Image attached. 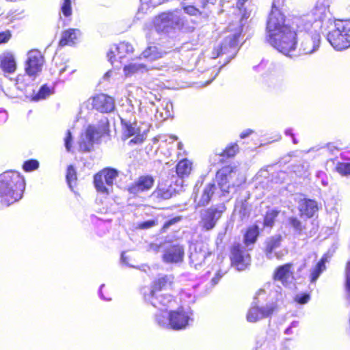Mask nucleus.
<instances>
[{
	"mask_svg": "<svg viewBox=\"0 0 350 350\" xmlns=\"http://www.w3.org/2000/svg\"><path fill=\"white\" fill-rule=\"evenodd\" d=\"M11 38V33L10 31L0 32V44L7 42Z\"/></svg>",
	"mask_w": 350,
	"mask_h": 350,
	"instance_id": "nucleus-52",
	"label": "nucleus"
},
{
	"mask_svg": "<svg viewBox=\"0 0 350 350\" xmlns=\"http://www.w3.org/2000/svg\"><path fill=\"white\" fill-rule=\"evenodd\" d=\"M8 118L7 111L3 109H0V124H4L7 121Z\"/></svg>",
	"mask_w": 350,
	"mask_h": 350,
	"instance_id": "nucleus-55",
	"label": "nucleus"
},
{
	"mask_svg": "<svg viewBox=\"0 0 350 350\" xmlns=\"http://www.w3.org/2000/svg\"><path fill=\"white\" fill-rule=\"evenodd\" d=\"M121 124L122 125V132H123V137L124 139H128L132 136L135 135V137L132 139L129 143L130 144H139L143 141V137L139 134V129L137 125V123L135 122V119L133 120L131 118L127 119L120 116Z\"/></svg>",
	"mask_w": 350,
	"mask_h": 350,
	"instance_id": "nucleus-17",
	"label": "nucleus"
},
{
	"mask_svg": "<svg viewBox=\"0 0 350 350\" xmlns=\"http://www.w3.org/2000/svg\"><path fill=\"white\" fill-rule=\"evenodd\" d=\"M239 37V35L237 33L228 36L220 44L213 49L211 58L216 59L219 56L226 55V63L229 62L237 53Z\"/></svg>",
	"mask_w": 350,
	"mask_h": 350,
	"instance_id": "nucleus-11",
	"label": "nucleus"
},
{
	"mask_svg": "<svg viewBox=\"0 0 350 350\" xmlns=\"http://www.w3.org/2000/svg\"><path fill=\"white\" fill-rule=\"evenodd\" d=\"M154 225H155V221L150 219V220H148V221L140 223L139 224V227L141 229H147V228L154 226Z\"/></svg>",
	"mask_w": 350,
	"mask_h": 350,
	"instance_id": "nucleus-53",
	"label": "nucleus"
},
{
	"mask_svg": "<svg viewBox=\"0 0 350 350\" xmlns=\"http://www.w3.org/2000/svg\"><path fill=\"white\" fill-rule=\"evenodd\" d=\"M306 20L302 16H293L291 28L273 36H267L268 42L280 53L288 55L294 51L297 44V36L306 31Z\"/></svg>",
	"mask_w": 350,
	"mask_h": 350,
	"instance_id": "nucleus-3",
	"label": "nucleus"
},
{
	"mask_svg": "<svg viewBox=\"0 0 350 350\" xmlns=\"http://www.w3.org/2000/svg\"><path fill=\"white\" fill-rule=\"evenodd\" d=\"M0 68L4 73L12 74L16 69V63L14 55L10 53L1 57Z\"/></svg>",
	"mask_w": 350,
	"mask_h": 350,
	"instance_id": "nucleus-25",
	"label": "nucleus"
},
{
	"mask_svg": "<svg viewBox=\"0 0 350 350\" xmlns=\"http://www.w3.org/2000/svg\"><path fill=\"white\" fill-rule=\"evenodd\" d=\"M278 213L279 211L275 209L268 211L264 218V226L267 227H272Z\"/></svg>",
	"mask_w": 350,
	"mask_h": 350,
	"instance_id": "nucleus-40",
	"label": "nucleus"
},
{
	"mask_svg": "<svg viewBox=\"0 0 350 350\" xmlns=\"http://www.w3.org/2000/svg\"><path fill=\"white\" fill-rule=\"evenodd\" d=\"M239 147L237 144H232L226 148L224 150H223L221 155L224 157H233L237 152L238 151Z\"/></svg>",
	"mask_w": 350,
	"mask_h": 350,
	"instance_id": "nucleus-46",
	"label": "nucleus"
},
{
	"mask_svg": "<svg viewBox=\"0 0 350 350\" xmlns=\"http://www.w3.org/2000/svg\"><path fill=\"white\" fill-rule=\"evenodd\" d=\"M284 133H285V134H286V135H289V136H291V137H292L293 142L294 144H297V140H296V139H295V137H294V135H293V130H292L291 129H286Z\"/></svg>",
	"mask_w": 350,
	"mask_h": 350,
	"instance_id": "nucleus-62",
	"label": "nucleus"
},
{
	"mask_svg": "<svg viewBox=\"0 0 350 350\" xmlns=\"http://www.w3.org/2000/svg\"><path fill=\"white\" fill-rule=\"evenodd\" d=\"M301 204L299 206V212L301 213V215H304L306 213V198H304L301 200Z\"/></svg>",
	"mask_w": 350,
	"mask_h": 350,
	"instance_id": "nucleus-58",
	"label": "nucleus"
},
{
	"mask_svg": "<svg viewBox=\"0 0 350 350\" xmlns=\"http://www.w3.org/2000/svg\"><path fill=\"white\" fill-rule=\"evenodd\" d=\"M174 280L172 275H165L155 280L150 288H145L144 291L149 293L153 291L154 293H161V291L167 289L171 286Z\"/></svg>",
	"mask_w": 350,
	"mask_h": 350,
	"instance_id": "nucleus-24",
	"label": "nucleus"
},
{
	"mask_svg": "<svg viewBox=\"0 0 350 350\" xmlns=\"http://www.w3.org/2000/svg\"><path fill=\"white\" fill-rule=\"evenodd\" d=\"M235 208L239 210V213L241 220H244L249 217L250 209L246 200H238L235 205Z\"/></svg>",
	"mask_w": 350,
	"mask_h": 350,
	"instance_id": "nucleus-36",
	"label": "nucleus"
},
{
	"mask_svg": "<svg viewBox=\"0 0 350 350\" xmlns=\"http://www.w3.org/2000/svg\"><path fill=\"white\" fill-rule=\"evenodd\" d=\"M121 261L124 265L129 266V267H134L133 265H131L129 262V257L126 255L125 252H122L121 255Z\"/></svg>",
	"mask_w": 350,
	"mask_h": 350,
	"instance_id": "nucleus-59",
	"label": "nucleus"
},
{
	"mask_svg": "<svg viewBox=\"0 0 350 350\" xmlns=\"http://www.w3.org/2000/svg\"><path fill=\"white\" fill-rule=\"evenodd\" d=\"M291 264L280 266L275 272L274 279L281 282L282 284L286 285L288 280L291 278Z\"/></svg>",
	"mask_w": 350,
	"mask_h": 350,
	"instance_id": "nucleus-28",
	"label": "nucleus"
},
{
	"mask_svg": "<svg viewBox=\"0 0 350 350\" xmlns=\"http://www.w3.org/2000/svg\"><path fill=\"white\" fill-rule=\"evenodd\" d=\"M165 54V52L157 46H149L142 52L140 59L144 58L152 62L162 57Z\"/></svg>",
	"mask_w": 350,
	"mask_h": 350,
	"instance_id": "nucleus-27",
	"label": "nucleus"
},
{
	"mask_svg": "<svg viewBox=\"0 0 350 350\" xmlns=\"http://www.w3.org/2000/svg\"><path fill=\"white\" fill-rule=\"evenodd\" d=\"M308 217H314L316 213H317L319 206L318 203L312 200H308Z\"/></svg>",
	"mask_w": 350,
	"mask_h": 350,
	"instance_id": "nucleus-42",
	"label": "nucleus"
},
{
	"mask_svg": "<svg viewBox=\"0 0 350 350\" xmlns=\"http://www.w3.org/2000/svg\"><path fill=\"white\" fill-rule=\"evenodd\" d=\"M118 176L114 168L107 167L94 175V184L96 191L103 195H109L113 191V183Z\"/></svg>",
	"mask_w": 350,
	"mask_h": 350,
	"instance_id": "nucleus-10",
	"label": "nucleus"
},
{
	"mask_svg": "<svg viewBox=\"0 0 350 350\" xmlns=\"http://www.w3.org/2000/svg\"><path fill=\"white\" fill-rule=\"evenodd\" d=\"M290 226L293 228L294 230L297 233H300L303 229V226L301 221L296 217H291L288 219Z\"/></svg>",
	"mask_w": 350,
	"mask_h": 350,
	"instance_id": "nucleus-47",
	"label": "nucleus"
},
{
	"mask_svg": "<svg viewBox=\"0 0 350 350\" xmlns=\"http://www.w3.org/2000/svg\"><path fill=\"white\" fill-rule=\"evenodd\" d=\"M66 178L70 189L73 191L77 181V172L73 165H70L68 167Z\"/></svg>",
	"mask_w": 350,
	"mask_h": 350,
	"instance_id": "nucleus-39",
	"label": "nucleus"
},
{
	"mask_svg": "<svg viewBox=\"0 0 350 350\" xmlns=\"http://www.w3.org/2000/svg\"><path fill=\"white\" fill-rule=\"evenodd\" d=\"M185 16L180 10L163 12L156 16L153 23L158 33H168L181 29L185 23Z\"/></svg>",
	"mask_w": 350,
	"mask_h": 350,
	"instance_id": "nucleus-6",
	"label": "nucleus"
},
{
	"mask_svg": "<svg viewBox=\"0 0 350 350\" xmlns=\"http://www.w3.org/2000/svg\"><path fill=\"white\" fill-rule=\"evenodd\" d=\"M39 167V162L35 159L26 161L23 165V168L25 172H31Z\"/></svg>",
	"mask_w": 350,
	"mask_h": 350,
	"instance_id": "nucleus-44",
	"label": "nucleus"
},
{
	"mask_svg": "<svg viewBox=\"0 0 350 350\" xmlns=\"http://www.w3.org/2000/svg\"><path fill=\"white\" fill-rule=\"evenodd\" d=\"M159 250V246L157 244L151 243L149 245V250H152L155 253L158 252Z\"/></svg>",
	"mask_w": 350,
	"mask_h": 350,
	"instance_id": "nucleus-64",
	"label": "nucleus"
},
{
	"mask_svg": "<svg viewBox=\"0 0 350 350\" xmlns=\"http://www.w3.org/2000/svg\"><path fill=\"white\" fill-rule=\"evenodd\" d=\"M202 8H205L208 4H215L217 0H200Z\"/></svg>",
	"mask_w": 350,
	"mask_h": 350,
	"instance_id": "nucleus-61",
	"label": "nucleus"
},
{
	"mask_svg": "<svg viewBox=\"0 0 350 350\" xmlns=\"http://www.w3.org/2000/svg\"><path fill=\"white\" fill-rule=\"evenodd\" d=\"M193 320V312L191 308L180 306L177 310L170 312V329H184L189 325L190 322H192Z\"/></svg>",
	"mask_w": 350,
	"mask_h": 350,
	"instance_id": "nucleus-13",
	"label": "nucleus"
},
{
	"mask_svg": "<svg viewBox=\"0 0 350 350\" xmlns=\"http://www.w3.org/2000/svg\"><path fill=\"white\" fill-rule=\"evenodd\" d=\"M72 140V137L71 132L69 130H68L67 133H66V136L64 139L65 147L68 152H70L71 150Z\"/></svg>",
	"mask_w": 350,
	"mask_h": 350,
	"instance_id": "nucleus-49",
	"label": "nucleus"
},
{
	"mask_svg": "<svg viewBox=\"0 0 350 350\" xmlns=\"http://www.w3.org/2000/svg\"><path fill=\"white\" fill-rule=\"evenodd\" d=\"M164 1L165 0H140L141 4L137 14V18H141L142 14L146 13L150 9L162 4Z\"/></svg>",
	"mask_w": 350,
	"mask_h": 350,
	"instance_id": "nucleus-30",
	"label": "nucleus"
},
{
	"mask_svg": "<svg viewBox=\"0 0 350 350\" xmlns=\"http://www.w3.org/2000/svg\"><path fill=\"white\" fill-rule=\"evenodd\" d=\"M346 286L350 293V262L347 264L346 269Z\"/></svg>",
	"mask_w": 350,
	"mask_h": 350,
	"instance_id": "nucleus-54",
	"label": "nucleus"
},
{
	"mask_svg": "<svg viewBox=\"0 0 350 350\" xmlns=\"http://www.w3.org/2000/svg\"><path fill=\"white\" fill-rule=\"evenodd\" d=\"M211 256V252L209 251L206 243L197 242L193 244V247H191L189 263L196 269H200Z\"/></svg>",
	"mask_w": 350,
	"mask_h": 350,
	"instance_id": "nucleus-14",
	"label": "nucleus"
},
{
	"mask_svg": "<svg viewBox=\"0 0 350 350\" xmlns=\"http://www.w3.org/2000/svg\"><path fill=\"white\" fill-rule=\"evenodd\" d=\"M311 229L310 230V237L314 236L319 230V221L316 218H314L311 221Z\"/></svg>",
	"mask_w": 350,
	"mask_h": 350,
	"instance_id": "nucleus-50",
	"label": "nucleus"
},
{
	"mask_svg": "<svg viewBox=\"0 0 350 350\" xmlns=\"http://www.w3.org/2000/svg\"><path fill=\"white\" fill-rule=\"evenodd\" d=\"M334 27L328 33L327 41L337 51L350 47V19L336 20Z\"/></svg>",
	"mask_w": 350,
	"mask_h": 350,
	"instance_id": "nucleus-7",
	"label": "nucleus"
},
{
	"mask_svg": "<svg viewBox=\"0 0 350 350\" xmlns=\"http://www.w3.org/2000/svg\"><path fill=\"white\" fill-rule=\"evenodd\" d=\"M93 108L101 113H109L115 108L114 100L112 97L104 94H98L92 98Z\"/></svg>",
	"mask_w": 350,
	"mask_h": 350,
	"instance_id": "nucleus-21",
	"label": "nucleus"
},
{
	"mask_svg": "<svg viewBox=\"0 0 350 350\" xmlns=\"http://www.w3.org/2000/svg\"><path fill=\"white\" fill-rule=\"evenodd\" d=\"M25 189L23 176L13 170L5 171L0 174V204L4 206L20 200Z\"/></svg>",
	"mask_w": 350,
	"mask_h": 350,
	"instance_id": "nucleus-2",
	"label": "nucleus"
},
{
	"mask_svg": "<svg viewBox=\"0 0 350 350\" xmlns=\"http://www.w3.org/2000/svg\"><path fill=\"white\" fill-rule=\"evenodd\" d=\"M230 259L231 266L238 271L246 270L251 264V256L248 251L240 243H234L232 246Z\"/></svg>",
	"mask_w": 350,
	"mask_h": 350,
	"instance_id": "nucleus-12",
	"label": "nucleus"
},
{
	"mask_svg": "<svg viewBox=\"0 0 350 350\" xmlns=\"http://www.w3.org/2000/svg\"><path fill=\"white\" fill-rule=\"evenodd\" d=\"M336 171L343 176L350 175V163H340L336 166Z\"/></svg>",
	"mask_w": 350,
	"mask_h": 350,
	"instance_id": "nucleus-45",
	"label": "nucleus"
},
{
	"mask_svg": "<svg viewBox=\"0 0 350 350\" xmlns=\"http://www.w3.org/2000/svg\"><path fill=\"white\" fill-rule=\"evenodd\" d=\"M296 301L299 304H304L306 303V293H303L301 295H297L295 297Z\"/></svg>",
	"mask_w": 350,
	"mask_h": 350,
	"instance_id": "nucleus-57",
	"label": "nucleus"
},
{
	"mask_svg": "<svg viewBox=\"0 0 350 350\" xmlns=\"http://www.w3.org/2000/svg\"><path fill=\"white\" fill-rule=\"evenodd\" d=\"M180 220V218L178 217H174L171 219H169L167 220L163 225V228H169L170 226H171L172 225L177 223L178 221H179Z\"/></svg>",
	"mask_w": 350,
	"mask_h": 350,
	"instance_id": "nucleus-56",
	"label": "nucleus"
},
{
	"mask_svg": "<svg viewBox=\"0 0 350 350\" xmlns=\"http://www.w3.org/2000/svg\"><path fill=\"white\" fill-rule=\"evenodd\" d=\"M162 110L164 112H159V109H157L155 113V118L159 121H163L166 120L172 116L173 105L172 103L170 101H163L162 104Z\"/></svg>",
	"mask_w": 350,
	"mask_h": 350,
	"instance_id": "nucleus-31",
	"label": "nucleus"
},
{
	"mask_svg": "<svg viewBox=\"0 0 350 350\" xmlns=\"http://www.w3.org/2000/svg\"><path fill=\"white\" fill-rule=\"evenodd\" d=\"M181 5L184 12L188 15L196 16L203 14V13L198 8L193 5L187 4L185 2H182Z\"/></svg>",
	"mask_w": 350,
	"mask_h": 350,
	"instance_id": "nucleus-41",
	"label": "nucleus"
},
{
	"mask_svg": "<svg viewBox=\"0 0 350 350\" xmlns=\"http://www.w3.org/2000/svg\"><path fill=\"white\" fill-rule=\"evenodd\" d=\"M184 255L185 250L182 245H173L165 250L162 259L167 264L178 263L183 261Z\"/></svg>",
	"mask_w": 350,
	"mask_h": 350,
	"instance_id": "nucleus-22",
	"label": "nucleus"
},
{
	"mask_svg": "<svg viewBox=\"0 0 350 350\" xmlns=\"http://www.w3.org/2000/svg\"><path fill=\"white\" fill-rule=\"evenodd\" d=\"M133 46L126 42H122L117 45L112 46L107 53V57L112 65L116 61V57L121 62L126 55L131 54L133 52Z\"/></svg>",
	"mask_w": 350,
	"mask_h": 350,
	"instance_id": "nucleus-18",
	"label": "nucleus"
},
{
	"mask_svg": "<svg viewBox=\"0 0 350 350\" xmlns=\"http://www.w3.org/2000/svg\"><path fill=\"white\" fill-rule=\"evenodd\" d=\"M174 192V189L171 186L159 185L152 193V196L159 200L170 199Z\"/></svg>",
	"mask_w": 350,
	"mask_h": 350,
	"instance_id": "nucleus-29",
	"label": "nucleus"
},
{
	"mask_svg": "<svg viewBox=\"0 0 350 350\" xmlns=\"http://www.w3.org/2000/svg\"><path fill=\"white\" fill-rule=\"evenodd\" d=\"M226 272H227L226 271H221V270L217 271L215 275L211 280V283H212L213 286L216 285L218 283V282L219 281V280L221 278V277L226 273Z\"/></svg>",
	"mask_w": 350,
	"mask_h": 350,
	"instance_id": "nucleus-51",
	"label": "nucleus"
},
{
	"mask_svg": "<svg viewBox=\"0 0 350 350\" xmlns=\"http://www.w3.org/2000/svg\"><path fill=\"white\" fill-rule=\"evenodd\" d=\"M226 207L224 204L213 206L200 211V224L206 230H212L221 217Z\"/></svg>",
	"mask_w": 350,
	"mask_h": 350,
	"instance_id": "nucleus-15",
	"label": "nucleus"
},
{
	"mask_svg": "<svg viewBox=\"0 0 350 350\" xmlns=\"http://www.w3.org/2000/svg\"><path fill=\"white\" fill-rule=\"evenodd\" d=\"M281 236L275 235L269 238L266 241V248H265V254L267 258L272 259L273 257H276L278 259H280L283 254L282 252H273L280 247L281 243Z\"/></svg>",
	"mask_w": 350,
	"mask_h": 350,
	"instance_id": "nucleus-23",
	"label": "nucleus"
},
{
	"mask_svg": "<svg viewBox=\"0 0 350 350\" xmlns=\"http://www.w3.org/2000/svg\"><path fill=\"white\" fill-rule=\"evenodd\" d=\"M327 260L326 257H323L321 260L317 264L315 267L312 270L310 275V282H314L320 274L325 269V262Z\"/></svg>",
	"mask_w": 350,
	"mask_h": 350,
	"instance_id": "nucleus-37",
	"label": "nucleus"
},
{
	"mask_svg": "<svg viewBox=\"0 0 350 350\" xmlns=\"http://www.w3.org/2000/svg\"><path fill=\"white\" fill-rule=\"evenodd\" d=\"M154 321L156 323L161 327L170 329V312H167L166 310H159L154 314Z\"/></svg>",
	"mask_w": 350,
	"mask_h": 350,
	"instance_id": "nucleus-32",
	"label": "nucleus"
},
{
	"mask_svg": "<svg viewBox=\"0 0 350 350\" xmlns=\"http://www.w3.org/2000/svg\"><path fill=\"white\" fill-rule=\"evenodd\" d=\"M191 170V163L187 159L180 161L176 165V173L178 176H187Z\"/></svg>",
	"mask_w": 350,
	"mask_h": 350,
	"instance_id": "nucleus-34",
	"label": "nucleus"
},
{
	"mask_svg": "<svg viewBox=\"0 0 350 350\" xmlns=\"http://www.w3.org/2000/svg\"><path fill=\"white\" fill-rule=\"evenodd\" d=\"M107 131V120H101L98 125H89L79 142L80 149L84 152L91 150L93 145Z\"/></svg>",
	"mask_w": 350,
	"mask_h": 350,
	"instance_id": "nucleus-9",
	"label": "nucleus"
},
{
	"mask_svg": "<svg viewBox=\"0 0 350 350\" xmlns=\"http://www.w3.org/2000/svg\"><path fill=\"white\" fill-rule=\"evenodd\" d=\"M263 294H265V291L260 290L254 298L246 315L248 322L256 323L262 319L271 318L274 314L279 312L278 299L275 301L270 299L265 304H262L258 297Z\"/></svg>",
	"mask_w": 350,
	"mask_h": 350,
	"instance_id": "nucleus-4",
	"label": "nucleus"
},
{
	"mask_svg": "<svg viewBox=\"0 0 350 350\" xmlns=\"http://www.w3.org/2000/svg\"><path fill=\"white\" fill-rule=\"evenodd\" d=\"M256 345V349L263 348L265 350H275L276 349L274 338L266 340H264L263 337L258 338Z\"/></svg>",
	"mask_w": 350,
	"mask_h": 350,
	"instance_id": "nucleus-38",
	"label": "nucleus"
},
{
	"mask_svg": "<svg viewBox=\"0 0 350 350\" xmlns=\"http://www.w3.org/2000/svg\"><path fill=\"white\" fill-rule=\"evenodd\" d=\"M44 64V57L39 51L32 50L28 52L25 62V75H18L16 80V87L23 90L27 82H33L36 76L41 72Z\"/></svg>",
	"mask_w": 350,
	"mask_h": 350,
	"instance_id": "nucleus-5",
	"label": "nucleus"
},
{
	"mask_svg": "<svg viewBox=\"0 0 350 350\" xmlns=\"http://www.w3.org/2000/svg\"><path fill=\"white\" fill-rule=\"evenodd\" d=\"M284 0H273L272 9L267 22V36H273L276 33L291 28L288 24L285 23L284 14L279 10L284 3Z\"/></svg>",
	"mask_w": 350,
	"mask_h": 350,
	"instance_id": "nucleus-8",
	"label": "nucleus"
},
{
	"mask_svg": "<svg viewBox=\"0 0 350 350\" xmlns=\"http://www.w3.org/2000/svg\"><path fill=\"white\" fill-rule=\"evenodd\" d=\"M81 36V31L78 29H68L62 34L59 44L61 46L72 45Z\"/></svg>",
	"mask_w": 350,
	"mask_h": 350,
	"instance_id": "nucleus-26",
	"label": "nucleus"
},
{
	"mask_svg": "<svg viewBox=\"0 0 350 350\" xmlns=\"http://www.w3.org/2000/svg\"><path fill=\"white\" fill-rule=\"evenodd\" d=\"M154 180L150 175L139 176L128 187V191L133 195H139L149 191L154 185Z\"/></svg>",
	"mask_w": 350,
	"mask_h": 350,
	"instance_id": "nucleus-20",
	"label": "nucleus"
},
{
	"mask_svg": "<svg viewBox=\"0 0 350 350\" xmlns=\"http://www.w3.org/2000/svg\"><path fill=\"white\" fill-rule=\"evenodd\" d=\"M21 91L24 93L26 98L30 99V100L32 101H38L45 99L52 94L51 88L47 85H42L38 93L35 94L34 84L33 82L26 83L25 88Z\"/></svg>",
	"mask_w": 350,
	"mask_h": 350,
	"instance_id": "nucleus-19",
	"label": "nucleus"
},
{
	"mask_svg": "<svg viewBox=\"0 0 350 350\" xmlns=\"http://www.w3.org/2000/svg\"><path fill=\"white\" fill-rule=\"evenodd\" d=\"M146 70V66L145 64L137 62L130 63L124 67V72L126 77L139 72H143Z\"/></svg>",
	"mask_w": 350,
	"mask_h": 350,
	"instance_id": "nucleus-33",
	"label": "nucleus"
},
{
	"mask_svg": "<svg viewBox=\"0 0 350 350\" xmlns=\"http://www.w3.org/2000/svg\"><path fill=\"white\" fill-rule=\"evenodd\" d=\"M144 299L146 302L150 303L159 310H167L168 308L173 307L175 301L172 295L168 294H162L161 293H154L153 291L147 293L144 291Z\"/></svg>",
	"mask_w": 350,
	"mask_h": 350,
	"instance_id": "nucleus-16",
	"label": "nucleus"
},
{
	"mask_svg": "<svg viewBox=\"0 0 350 350\" xmlns=\"http://www.w3.org/2000/svg\"><path fill=\"white\" fill-rule=\"evenodd\" d=\"M61 10L66 17L70 16L72 14L71 0H64Z\"/></svg>",
	"mask_w": 350,
	"mask_h": 350,
	"instance_id": "nucleus-48",
	"label": "nucleus"
},
{
	"mask_svg": "<svg viewBox=\"0 0 350 350\" xmlns=\"http://www.w3.org/2000/svg\"><path fill=\"white\" fill-rule=\"evenodd\" d=\"M311 40L312 42V49L308 51V53H313L319 49L321 42V36L319 32L315 31L312 33Z\"/></svg>",
	"mask_w": 350,
	"mask_h": 350,
	"instance_id": "nucleus-43",
	"label": "nucleus"
},
{
	"mask_svg": "<svg viewBox=\"0 0 350 350\" xmlns=\"http://www.w3.org/2000/svg\"><path fill=\"white\" fill-rule=\"evenodd\" d=\"M239 172L237 167L227 165L217 172L215 178L217 185L214 182L208 183L201 189L196 185L193 191L196 207L206 206L216 197H227L231 189L245 182V178H239Z\"/></svg>",
	"mask_w": 350,
	"mask_h": 350,
	"instance_id": "nucleus-1",
	"label": "nucleus"
},
{
	"mask_svg": "<svg viewBox=\"0 0 350 350\" xmlns=\"http://www.w3.org/2000/svg\"><path fill=\"white\" fill-rule=\"evenodd\" d=\"M253 133V131L251 130V129H247L244 131H243L241 135H240V137L241 138L243 139V138H245L247 137H248L250 134H252Z\"/></svg>",
	"mask_w": 350,
	"mask_h": 350,
	"instance_id": "nucleus-63",
	"label": "nucleus"
},
{
	"mask_svg": "<svg viewBox=\"0 0 350 350\" xmlns=\"http://www.w3.org/2000/svg\"><path fill=\"white\" fill-rule=\"evenodd\" d=\"M282 346L284 349H289L291 347V340L290 338H285L282 342Z\"/></svg>",
	"mask_w": 350,
	"mask_h": 350,
	"instance_id": "nucleus-60",
	"label": "nucleus"
},
{
	"mask_svg": "<svg viewBox=\"0 0 350 350\" xmlns=\"http://www.w3.org/2000/svg\"><path fill=\"white\" fill-rule=\"evenodd\" d=\"M258 227L253 226L247 229L244 236L245 243L248 246L250 244H254L258 236Z\"/></svg>",
	"mask_w": 350,
	"mask_h": 350,
	"instance_id": "nucleus-35",
	"label": "nucleus"
}]
</instances>
